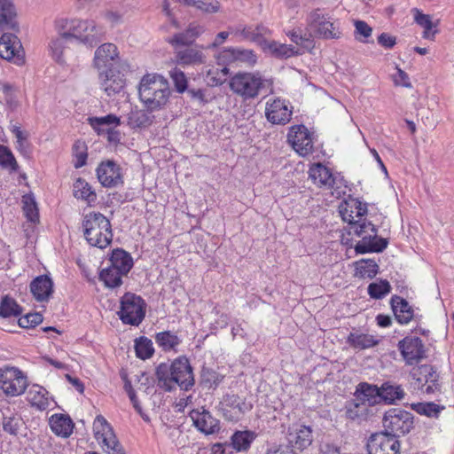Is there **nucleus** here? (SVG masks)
I'll return each instance as SVG.
<instances>
[{"mask_svg":"<svg viewBox=\"0 0 454 454\" xmlns=\"http://www.w3.org/2000/svg\"><path fill=\"white\" fill-rule=\"evenodd\" d=\"M157 385L171 392L179 387L187 391L194 385V377L189 360L185 356L175 359L170 365L160 364L156 369Z\"/></svg>","mask_w":454,"mask_h":454,"instance_id":"obj_2","label":"nucleus"},{"mask_svg":"<svg viewBox=\"0 0 454 454\" xmlns=\"http://www.w3.org/2000/svg\"><path fill=\"white\" fill-rule=\"evenodd\" d=\"M391 291L390 284L387 280H380L371 283L368 286V294L373 299H382Z\"/></svg>","mask_w":454,"mask_h":454,"instance_id":"obj_48","label":"nucleus"},{"mask_svg":"<svg viewBox=\"0 0 454 454\" xmlns=\"http://www.w3.org/2000/svg\"><path fill=\"white\" fill-rule=\"evenodd\" d=\"M367 212V204L356 198H349L339 207L342 220L348 223V233L361 238L355 246L356 254L382 252L388 244L378 236L375 225L366 220Z\"/></svg>","mask_w":454,"mask_h":454,"instance_id":"obj_1","label":"nucleus"},{"mask_svg":"<svg viewBox=\"0 0 454 454\" xmlns=\"http://www.w3.org/2000/svg\"><path fill=\"white\" fill-rule=\"evenodd\" d=\"M30 292L37 301H48L53 294L52 279L47 275L36 277L30 283Z\"/></svg>","mask_w":454,"mask_h":454,"instance_id":"obj_23","label":"nucleus"},{"mask_svg":"<svg viewBox=\"0 0 454 454\" xmlns=\"http://www.w3.org/2000/svg\"><path fill=\"white\" fill-rule=\"evenodd\" d=\"M411 376L414 389L426 394H433L438 389V375L430 364L412 368Z\"/></svg>","mask_w":454,"mask_h":454,"instance_id":"obj_12","label":"nucleus"},{"mask_svg":"<svg viewBox=\"0 0 454 454\" xmlns=\"http://www.w3.org/2000/svg\"><path fill=\"white\" fill-rule=\"evenodd\" d=\"M124 275L120 270L109 266L101 270L99 278L105 283L106 286L114 288L121 285V278Z\"/></svg>","mask_w":454,"mask_h":454,"instance_id":"obj_41","label":"nucleus"},{"mask_svg":"<svg viewBox=\"0 0 454 454\" xmlns=\"http://www.w3.org/2000/svg\"><path fill=\"white\" fill-rule=\"evenodd\" d=\"M43 321V316L40 313H29L19 318V325L22 328H32L38 325Z\"/></svg>","mask_w":454,"mask_h":454,"instance_id":"obj_57","label":"nucleus"},{"mask_svg":"<svg viewBox=\"0 0 454 454\" xmlns=\"http://www.w3.org/2000/svg\"><path fill=\"white\" fill-rule=\"evenodd\" d=\"M105 35L103 27L96 25L95 21L88 20H74V27L71 38H75L84 44L93 46L100 42Z\"/></svg>","mask_w":454,"mask_h":454,"instance_id":"obj_13","label":"nucleus"},{"mask_svg":"<svg viewBox=\"0 0 454 454\" xmlns=\"http://www.w3.org/2000/svg\"><path fill=\"white\" fill-rule=\"evenodd\" d=\"M314 133L302 124L294 125L289 129L287 141L293 149L302 157L308 156L313 152Z\"/></svg>","mask_w":454,"mask_h":454,"instance_id":"obj_11","label":"nucleus"},{"mask_svg":"<svg viewBox=\"0 0 454 454\" xmlns=\"http://www.w3.org/2000/svg\"><path fill=\"white\" fill-rule=\"evenodd\" d=\"M0 166L12 171L18 169V163L12 153L4 145H0Z\"/></svg>","mask_w":454,"mask_h":454,"instance_id":"obj_52","label":"nucleus"},{"mask_svg":"<svg viewBox=\"0 0 454 454\" xmlns=\"http://www.w3.org/2000/svg\"><path fill=\"white\" fill-rule=\"evenodd\" d=\"M176 61L180 65H196L205 62V55L195 48H184L176 51Z\"/></svg>","mask_w":454,"mask_h":454,"instance_id":"obj_31","label":"nucleus"},{"mask_svg":"<svg viewBox=\"0 0 454 454\" xmlns=\"http://www.w3.org/2000/svg\"><path fill=\"white\" fill-rule=\"evenodd\" d=\"M398 349L408 365L417 364L426 357L423 341L419 337H405L399 341Z\"/></svg>","mask_w":454,"mask_h":454,"instance_id":"obj_16","label":"nucleus"},{"mask_svg":"<svg viewBox=\"0 0 454 454\" xmlns=\"http://www.w3.org/2000/svg\"><path fill=\"white\" fill-rule=\"evenodd\" d=\"M51 431L58 436L67 438L74 429V422L71 418L66 414H53L49 419Z\"/></svg>","mask_w":454,"mask_h":454,"instance_id":"obj_27","label":"nucleus"},{"mask_svg":"<svg viewBox=\"0 0 454 454\" xmlns=\"http://www.w3.org/2000/svg\"><path fill=\"white\" fill-rule=\"evenodd\" d=\"M235 57V47H228L220 51L215 59L219 66L228 67L230 65L236 64Z\"/></svg>","mask_w":454,"mask_h":454,"instance_id":"obj_53","label":"nucleus"},{"mask_svg":"<svg viewBox=\"0 0 454 454\" xmlns=\"http://www.w3.org/2000/svg\"><path fill=\"white\" fill-rule=\"evenodd\" d=\"M354 395L358 402L363 403L368 408L380 403V388L366 382L357 386Z\"/></svg>","mask_w":454,"mask_h":454,"instance_id":"obj_25","label":"nucleus"},{"mask_svg":"<svg viewBox=\"0 0 454 454\" xmlns=\"http://www.w3.org/2000/svg\"><path fill=\"white\" fill-rule=\"evenodd\" d=\"M64 39L65 38H62L59 35V37L52 39L49 44L51 56L58 62L62 60V54L65 47Z\"/></svg>","mask_w":454,"mask_h":454,"instance_id":"obj_58","label":"nucleus"},{"mask_svg":"<svg viewBox=\"0 0 454 454\" xmlns=\"http://www.w3.org/2000/svg\"><path fill=\"white\" fill-rule=\"evenodd\" d=\"M265 48L269 49V51L278 58L287 59L300 54L298 48L275 41L268 42Z\"/></svg>","mask_w":454,"mask_h":454,"instance_id":"obj_37","label":"nucleus"},{"mask_svg":"<svg viewBox=\"0 0 454 454\" xmlns=\"http://www.w3.org/2000/svg\"><path fill=\"white\" fill-rule=\"evenodd\" d=\"M306 30L310 37L321 39H339L341 31L339 24L320 8L310 11L306 18Z\"/></svg>","mask_w":454,"mask_h":454,"instance_id":"obj_5","label":"nucleus"},{"mask_svg":"<svg viewBox=\"0 0 454 454\" xmlns=\"http://www.w3.org/2000/svg\"><path fill=\"white\" fill-rule=\"evenodd\" d=\"M291 103L281 98H270L265 105V116L269 122L275 125H286L292 118Z\"/></svg>","mask_w":454,"mask_h":454,"instance_id":"obj_14","label":"nucleus"},{"mask_svg":"<svg viewBox=\"0 0 454 454\" xmlns=\"http://www.w3.org/2000/svg\"><path fill=\"white\" fill-rule=\"evenodd\" d=\"M83 234L87 242L93 247L104 249L113 239L109 219L101 213L87 214L82 221Z\"/></svg>","mask_w":454,"mask_h":454,"instance_id":"obj_4","label":"nucleus"},{"mask_svg":"<svg viewBox=\"0 0 454 454\" xmlns=\"http://www.w3.org/2000/svg\"><path fill=\"white\" fill-rule=\"evenodd\" d=\"M235 56L236 65L253 67L257 62V56L252 50L235 48Z\"/></svg>","mask_w":454,"mask_h":454,"instance_id":"obj_50","label":"nucleus"},{"mask_svg":"<svg viewBox=\"0 0 454 454\" xmlns=\"http://www.w3.org/2000/svg\"><path fill=\"white\" fill-rule=\"evenodd\" d=\"M286 35L298 46H305L306 43H311L309 33L302 34L300 28L288 31Z\"/></svg>","mask_w":454,"mask_h":454,"instance_id":"obj_60","label":"nucleus"},{"mask_svg":"<svg viewBox=\"0 0 454 454\" xmlns=\"http://www.w3.org/2000/svg\"><path fill=\"white\" fill-rule=\"evenodd\" d=\"M155 341L160 348L165 352L177 351V347L182 342V340L177 334L165 331L156 333Z\"/></svg>","mask_w":454,"mask_h":454,"instance_id":"obj_30","label":"nucleus"},{"mask_svg":"<svg viewBox=\"0 0 454 454\" xmlns=\"http://www.w3.org/2000/svg\"><path fill=\"white\" fill-rule=\"evenodd\" d=\"M379 266L375 261L367 259L356 263V275L364 278H372L378 273Z\"/></svg>","mask_w":454,"mask_h":454,"instance_id":"obj_42","label":"nucleus"},{"mask_svg":"<svg viewBox=\"0 0 454 454\" xmlns=\"http://www.w3.org/2000/svg\"><path fill=\"white\" fill-rule=\"evenodd\" d=\"M22 313V308L17 301L5 295L2 298L0 302V317L4 318L17 317Z\"/></svg>","mask_w":454,"mask_h":454,"instance_id":"obj_38","label":"nucleus"},{"mask_svg":"<svg viewBox=\"0 0 454 454\" xmlns=\"http://www.w3.org/2000/svg\"><path fill=\"white\" fill-rule=\"evenodd\" d=\"M228 74L229 68L225 67H222L220 70L210 69L207 71V82L212 86L221 85L224 82L225 77Z\"/></svg>","mask_w":454,"mask_h":454,"instance_id":"obj_56","label":"nucleus"},{"mask_svg":"<svg viewBox=\"0 0 454 454\" xmlns=\"http://www.w3.org/2000/svg\"><path fill=\"white\" fill-rule=\"evenodd\" d=\"M348 340L351 346L360 349L372 348L378 343L372 335L364 333H350Z\"/></svg>","mask_w":454,"mask_h":454,"instance_id":"obj_43","label":"nucleus"},{"mask_svg":"<svg viewBox=\"0 0 454 454\" xmlns=\"http://www.w3.org/2000/svg\"><path fill=\"white\" fill-rule=\"evenodd\" d=\"M194 39L190 36L187 31L175 35L169 41L173 45L184 46L191 44Z\"/></svg>","mask_w":454,"mask_h":454,"instance_id":"obj_63","label":"nucleus"},{"mask_svg":"<svg viewBox=\"0 0 454 454\" xmlns=\"http://www.w3.org/2000/svg\"><path fill=\"white\" fill-rule=\"evenodd\" d=\"M368 454H398L400 442L397 437L387 432H380L370 436L367 442Z\"/></svg>","mask_w":454,"mask_h":454,"instance_id":"obj_15","label":"nucleus"},{"mask_svg":"<svg viewBox=\"0 0 454 454\" xmlns=\"http://www.w3.org/2000/svg\"><path fill=\"white\" fill-rule=\"evenodd\" d=\"M135 351L138 358L145 360L150 358L153 353V341L146 337H140L135 340Z\"/></svg>","mask_w":454,"mask_h":454,"instance_id":"obj_44","label":"nucleus"},{"mask_svg":"<svg viewBox=\"0 0 454 454\" xmlns=\"http://www.w3.org/2000/svg\"><path fill=\"white\" fill-rule=\"evenodd\" d=\"M380 401L393 403L397 400H402L404 396V391L400 385L385 382L380 387Z\"/></svg>","mask_w":454,"mask_h":454,"instance_id":"obj_34","label":"nucleus"},{"mask_svg":"<svg viewBox=\"0 0 454 454\" xmlns=\"http://www.w3.org/2000/svg\"><path fill=\"white\" fill-rule=\"evenodd\" d=\"M73 193L76 199L82 200L88 204L97 200V194L84 179L78 178L73 185Z\"/></svg>","mask_w":454,"mask_h":454,"instance_id":"obj_32","label":"nucleus"},{"mask_svg":"<svg viewBox=\"0 0 454 454\" xmlns=\"http://www.w3.org/2000/svg\"><path fill=\"white\" fill-rule=\"evenodd\" d=\"M145 301L138 295L126 293L121 299L118 315L125 325L138 326L145 317Z\"/></svg>","mask_w":454,"mask_h":454,"instance_id":"obj_7","label":"nucleus"},{"mask_svg":"<svg viewBox=\"0 0 454 454\" xmlns=\"http://www.w3.org/2000/svg\"><path fill=\"white\" fill-rule=\"evenodd\" d=\"M74 20L67 17H59L55 20V29L62 38L69 39L72 37Z\"/></svg>","mask_w":454,"mask_h":454,"instance_id":"obj_46","label":"nucleus"},{"mask_svg":"<svg viewBox=\"0 0 454 454\" xmlns=\"http://www.w3.org/2000/svg\"><path fill=\"white\" fill-rule=\"evenodd\" d=\"M393 81L397 86H411L408 74L398 67H396V74L393 75Z\"/></svg>","mask_w":454,"mask_h":454,"instance_id":"obj_64","label":"nucleus"},{"mask_svg":"<svg viewBox=\"0 0 454 454\" xmlns=\"http://www.w3.org/2000/svg\"><path fill=\"white\" fill-rule=\"evenodd\" d=\"M170 78L173 81L176 90L178 93H184L187 90L188 81L183 71L174 68L169 72Z\"/></svg>","mask_w":454,"mask_h":454,"instance_id":"obj_54","label":"nucleus"},{"mask_svg":"<svg viewBox=\"0 0 454 454\" xmlns=\"http://www.w3.org/2000/svg\"><path fill=\"white\" fill-rule=\"evenodd\" d=\"M99 183L106 188L117 187L123 184L121 167L114 160L102 161L97 168Z\"/></svg>","mask_w":454,"mask_h":454,"instance_id":"obj_17","label":"nucleus"},{"mask_svg":"<svg viewBox=\"0 0 454 454\" xmlns=\"http://www.w3.org/2000/svg\"><path fill=\"white\" fill-rule=\"evenodd\" d=\"M290 442L300 450L309 447L313 441L312 429L308 426H301L294 434H291Z\"/></svg>","mask_w":454,"mask_h":454,"instance_id":"obj_35","label":"nucleus"},{"mask_svg":"<svg viewBox=\"0 0 454 454\" xmlns=\"http://www.w3.org/2000/svg\"><path fill=\"white\" fill-rule=\"evenodd\" d=\"M27 387V377L20 369L10 366L0 368V387L6 395H20Z\"/></svg>","mask_w":454,"mask_h":454,"instance_id":"obj_10","label":"nucleus"},{"mask_svg":"<svg viewBox=\"0 0 454 454\" xmlns=\"http://www.w3.org/2000/svg\"><path fill=\"white\" fill-rule=\"evenodd\" d=\"M15 16L13 0H0V24L12 25Z\"/></svg>","mask_w":454,"mask_h":454,"instance_id":"obj_45","label":"nucleus"},{"mask_svg":"<svg viewBox=\"0 0 454 454\" xmlns=\"http://www.w3.org/2000/svg\"><path fill=\"white\" fill-rule=\"evenodd\" d=\"M0 58L22 64L24 51L20 39L13 34L6 33L0 37Z\"/></svg>","mask_w":454,"mask_h":454,"instance_id":"obj_18","label":"nucleus"},{"mask_svg":"<svg viewBox=\"0 0 454 454\" xmlns=\"http://www.w3.org/2000/svg\"><path fill=\"white\" fill-rule=\"evenodd\" d=\"M345 409L347 418L351 420L365 419L369 411V408L358 402L356 397L346 403Z\"/></svg>","mask_w":454,"mask_h":454,"instance_id":"obj_40","label":"nucleus"},{"mask_svg":"<svg viewBox=\"0 0 454 454\" xmlns=\"http://www.w3.org/2000/svg\"><path fill=\"white\" fill-rule=\"evenodd\" d=\"M118 59L117 46L114 43H106L101 44L95 51L94 67L98 71L114 69L113 67Z\"/></svg>","mask_w":454,"mask_h":454,"instance_id":"obj_20","label":"nucleus"},{"mask_svg":"<svg viewBox=\"0 0 454 454\" xmlns=\"http://www.w3.org/2000/svg\"><path fill=\"white\" fill-rule=\"evenodd\" d=\"M382 423L385 432L399 438L413 427V415L401 408H391L385 412Z\"/></svg>","mask_w":454,"mask_h":454,"instance_id":"obj_8","label":"nucleus"},{"mask_svg":"<svg viewBox=\"0 0 454 454\" xmlns=\"http://www.w3.org/2000/svg\"><path fill=\"white\" fill-rule=\"evenodd\" d=\"M87 121L98 136L105 135V131L107 130V128H116L121 124L120 118L113 114L101 117H88Z\"/></svg>","mask_w":454,"mask_h":454,"instance_id":"obj_28","label":"nucleus"},{"mask_svg":"<svg viewBox=\"0 0 454 454\" xmlns=\"http://www.w3.org/2000/svg\"><path fill=\"white\" fill-rule=\"evenodd\" d=\"M145 110L131 111L128 115V124L131 128H146L150 126L154 117Z\"/></svg>","mask_w":454,"mask_h":454,"instance_id":"obj_36","label":"nucleus"},{"mask_svg":"<svg viewBox=\"0 0 454 454\" xmlns=\"http://www.w3.org/2000/svg\"><path fill=\"white\" fill-rule=\"evenodd\" d=\"M93 431L96 440L105 452L107 454H125L112 426L102 415L96 417L93 422Z\"/></svg>","mask_w":454,"mask_h":454,"instance_id":"obj_9","label":"nucleus"},{"mask_svg":"<svg viewBox=\"0 0 454 454\" xmlns=\"http://www.w3.org/2000/svg\"><path fill=\"white\" fill-rule=\"evenodd\" d=\"M190 417L196 428L205 434H215L220 430L219 420L215 419L208 411L203 408L202 411H191Z\"/></svg>","mask_w":454,"mask_h":454,"instance_id":"obj_21","label":"nucleus"},{"mask_svg":"<svg viewBox=\"0 0 454 454\" xmlns=\"http://www.w3.org/2000/svg\"><path fill=\"white\" fill-rule=\"evenodd\" d=\"M355 28L356 35L361 36H356L358 41L366 43L367 38L372 35V28L365 21L363 20L355 21Z\"/></svg>","mask_w":454,"mask_h":454,"instance_id":"obj_59","label":"nucleus"},{"mask_svg":"<svg viewBox=\"0 0 454 454\" xmlns=\"http://www.w3.org/2000/svg\"><path fill=\"white\" fill-rule=\"evenodd\" d=\"M98 79L100 88L111 97L115 94L121 93L125 88L126 82L124 75L120 71L115 69L99 70Z\"/></svg>","mask_w":454,"mask_h":454,"instance_id":"obj_19","label":"nucleus"},{"mask_svg":"<svg viewBox=\"0 0 454 454\" xmlns=\"http://www.w3.org/2000/svg\"><path fill=\"white\" fill-rule=\"evenodd\" d=\"M415 21L424 28L423 37L426 39H432L436 32L434 29L435 25L433 23L431 17L417 12L415 15Z\"/></svg>","mask_w":454,"mask_h":454,"instance_id":"obj_47","label":"nucleus"},{"mask_svg":"<svg viewBox=\"0 0 454 454\" xmlns=\"http://www.w3.org/2000/svg\"><path fill=\"white\" fill-rule=\"evenodd\" d=\"M391 307L395 319L401 325L408 324L415 316L412 307L400 296L395 295L391 298Z\"/></svg>","mask_w":454,"mask_h":454,"instance_id":"obj_26","label":"nucleus"},{"mask_svg":"<svg viewBox=\"0 0 454 454\" xmlns=\"http://www.w3.org/2000/svg\"><path fill=\"white\" fill-rule=\"evenodd\" d=\"M255 434L250 431H237L231 436V445L238 451H245L250 448Z\"/></svg>","mask_w":454,"mask_h":454,"instance_id":"obj_39","label":"nucleus"},{"mask_svg":"<svg viewBox=\"0 0 454 454\" xmlns=\"http://www.w3.org/2000/svg\"><path fill=\"white\" fill-rule=\"evenodd\" d=\"M111 267L120 270L121 273L127 275L133 267V259L131 255L121 248L113 250L110 256Z\"/></svg>","mask_w":454,"mask_h":454,"instance_id":"obj_29","label":"nucleus"},{"mask_svg":"<svg viewBox=\"0 0 454 454\" xmlns=\"http://www.w3.org/2000/svg\"><path fill=\"white\" fill-rule=\"evenodd\" d=\"M266 80L259 73L239 72L230 79V89L243 100L255 98Z\"/></svg>","mask_w":454,"mask_h":454,"instance_id":"obj_6","label":"nucleus"},{"mask_svg":"<svg viewBox=\"0 0 454 454\" xmlns=\"http://www.w3.org/2000/svg\"><path fill=\"white\" fill-rule=\"evenodd\" d=\"M171 90L168 80L161 74H145L138 84L139 99L150 113L160 111L167 106Z\"/></svg>","mask_w":454,"mask_h":454,"instance_id":"obj_3","label":"nucleus"},{"mask_svg":"<svg viewBox=\"0 0 454 454\" xmlns=\"http://www.w3.org/2000/svg\"><path fill=\"white\" fill-rule=\"evenodd\" d=\"M22 426L23 420L20 414L12 412L9 410L6 413H4L2 428L4 433L16 436Z\"/></svg>","mask_w":454,"mask_h":454,"instance_id":"obj_33","label":"nucleus"},{"mask_svg":"<svg viewBox=\"0 0 454 454\" xmlns=\"http://www.w3.org/2000/svg\"><path fill=\"white\" fill-rule=\"evenodd\" d=\"M73 155L74 157V166L75 168L83 167L86 164L88 153L87 146L82 141H76L73 145Z\"/></svg>","mask_w":454,"mask_h":454,"instance_id":"obj_49","label":"nucleus"},{"mask_svg":"<svg viewBox=\"0 0 454 454\" xmlns=\"http://www.w3.org/2000/svg\"><path fill=\"white\" fill-rule=\"evenodd\" d=\"M266 33V28L264 27L257 26L252 27L251 34H250V41L254 42L262 47L265 48L268 41L264 38V34Z\"/></svg>","mask_w":454,"mask_h":454,"instance_id":"obj_62","label":"nucleus"},{"mask_svg":"<svg viewBox=\"0 0 454 454\" xmlns=\"http://www.w3.org/2000/svg\"><path fill=\"white\" fill-rule=\"evenodd\" d=\"M202 382L208 388L215 389L223 381V376L210 369L203 370Z\"/></svg>","mask_w":454,"mask_h":454,"instance_id":"obj_51","label":"nucleus"},{"mask_svg":"<svg viewBox=\"0 0 454 454\" xmlns=\"http://www.w3.org/2000/svg\"><path fill=\"white\" fill-rule=\"evenodd\" d=\"M441 410L440 406L434 403H419L417 408L419 414L427 417H437Z\"/></svg>","mask_w":454,"mask_h":454,"instance_id":"obj_61","label":"nucleus"},{"mask_svg":"<svg viewBox=\"0 0 454 454\" xmlns=\"http://www.w3.org/2000/svg\"><path fill=\"white\" fill-rule=\"evenodd\" d=\"M23 211L28 221L36 223L39 219L38 209L33 198L25 197L23 200Z\"/></svg>","mask_w":454,"mask_h":454,"instance_id":"obj_55","label":"nucleus"},{"mask_svg":"<svg viewBox=\"0 0 454 454\" xmlns=\"http://www.w3.org/2000/svg\"><path fill=\"white\" fill-rule=\"evenodd\" d=\"M309 174L314 184L320 187L330 189L337 184V177L322 163L312 165Z\"/></svg>","mask_w":454,"mask_h":454,"instance_id":"obj_24","label":"nucleus"},{"mask_svg":"<svg viewBox=\"0 0 454 454\" xmlns=\"http://www.w3.org/2000/svg\"><path fill=\"white\" fill-rule=\"evenodd\" d=\"M27 401L39 411L53 409L56 402L49 392L39 385H33L27 392Z\"/></svg>","mask_w":454,"mask_h":454,"instance_id":"obj_22","label":"nucleus"}]
</instances>
